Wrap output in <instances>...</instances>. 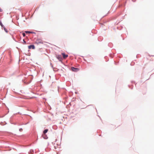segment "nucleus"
Returning <instances> with one entry per match:
<instances>
[{
    "instance_id": "nucleus-1",
    "label": "nucleus",
    "mask_w": 154,
    "mask_h": 154,
    "mask_svg": "<svg viewBox=\"0 0 154 154\" xmlns=\"http://www.w3.org/2000/svg\"><path fill=\"white\" fill-rule=\"evenodd\" d=\"M35 43L37 44H43V41L42 39L41 38H37L35 41Z\"/></svg>"
},
{
    "instance_id": "nucleus-2",
    "label": "nucleus",
    "mask_w": 154,
    "mask_h": 154,
    "mask_svg": "<svg viewBox=\"0 0 154 154\" xmlns=\"http://www.w3.org/2000/svg\"><path fill=\"white\" fill-rule=\"evenodd\" d=\"M48 131V129H45V130L43 132V134H43L42 135V136L43 137V138L45 139H46V137H47L46 136H45V134L47 133V132Z\"/></svg>"
},
{
    "instance_id": "nucleus-3",
    "label": "nucleus",
    "mask_w": 154,
    "mask_h": 154,
    "mask_svg": "<svg viewBox=\"0 0 154 154\" xmlns=\"http://www.w3.org/2000/svg\"><path fill=\"white\" fill-rule=\"evenodd\" d=\"M71 69L72 71L74 72H77L79 70V69L78 68H75L74 67H72Z\"/></svg>"
},
{
    "instance_id": "nucleus-4",
    "label": "nucleus",
    "mask_w": 154,
    "mask_h": 154,
    "mask_svg": "<svg viewBox=\"0 0 154 154\" xmlns=\"http://www.w3.org/2000/svg\"><path fill=\"white\" fill-rule=\"evenodd\" d=\"M28 48L29 49H34L35 48V47L33 45H31L28 46Z\"/></svg>"
},
{
    "instance_id": "nucleus-5",
    "label": "nucleus",
    "mask_w": 154,
    "mask_h": 154,
    "mask_svg": "<svg viewBox=\"0 0 154 154\" xmlns=\"http://www.w3.org/2000/svg\"><path fill=\"white\" fill-rule=\"evenodd\" d=\"M57 57L60 61H61L62 60V58L61 55H57Z\"/></svg>"
},
{
    "instance_id": "nucleus-6",
    "label": "nucleus",
    "mask_w": 154,
    "mask_h": 154,
    "mask_svg": "<svg viewBox=\"0 0 154 154\" xmlns=\"http://www.w3.org/2000/svg\"><path fill=\"white\" fill-rule=\"evenodd\" d=\"M62 54L64 59H65L67 57V55H66L64 53H62Z\"/></svg>"
},
{
    "instance_id": "nucleus-7",
    "label": "nucleus",
    "mask_w": 154,
    "mask_h": 154,
    "mask_svg": "<svg viewBox=\"0 0 154 154\" xmlns=\"http://www.w3.org/2000/svg\"><path fill=\"white\" fill-rule=\"evenodd\" d=\"M25 32L26 33H32L31 32H30V31H25Z\"/></svg>"
},
{
    "instance_id": "nucleus-8",
    "label": "nucleus",
    "mask_w": 154,
    "mask_h": 154,
    "mask_svg": "<svg viewBox=\"0 0 154 154\" xmlns=\"http://www.w3.org/2000/svg\"><path fill=\"white\" fill-rule=\"evenodd\" d=\"M0 25H1V26H2V27H3V25L2 24V23L0 21Z\"/></svg>"
},
{
    "instance_id": "nucleus-9",
    "label": "nucleus",
    "mask_w": 154,
    "mask_h": 154,
    "mask_svg": "<svg viewBox=\"0 0 154 154\" xmlns=\"http://www.w3.org/2000/svg\"><path fill=\"white\" fill-rule=\"evenodd\" d=\"M22 34H23V36L25 37V36L26 35H25V33H23Z\"/></svg>"
},
{
    "instance_id": "nucleus-10",
    "label": "nucleus",
    "mask_w": 154,
    "mask_h": 154,
    "mask_svg": "<svg viewBox=\"0 0 154 154\" xmlns=\"http://www.w3.org/2000/svg\"><path fill=\"white\" fill-rule=\"evenodd\" d=\"M4 29L5 30V31L6 32H8V31H7V29H6L5 28H4Z\"/></svg>"
},
{
    "instance_id": "nucleus-11",
    "label": "nucleus",
    "mask_w": 154,
    "mask_h": 154,
    "mask_svg": "<svg viewBox=\"0 0 154 154\" xmlns=\"http://www.w3.org/2000/svg\"><path fill=\"white\" fill-rule=\"evenodd\" d=\"M23 41L24 43V44H26V42L25 41V40H23Z\"/></svg>"
},
{
    "instance_id": "nucleus-12",
    "label": "nucleus",
    "mask_w": 154,
    "mask_h": 154,
    "mask_svg": "<svg viewBox=\"0 0 154 154\" xmlns=\"http://www.w3.org/2000/svg\"><path fill=\"white\" fill-rule=\"evenodd\" d=\"M2 11V9L0 8V12Z\"/></svg>"
},
{
    "instance_id": "nucleus-13",
    "label": "nucleus",
    "mask_w": 154,
    "mask_h": 154,
    "mask_svg": "<svg viewBox=\"0 0 154 154\" xmlns=\"http://www.w3.org/2000/svg\"><path fill=\"white\" fill-rule=\"evenodd\" d=\"M22 130V129H20V131H21Z\"/></svg>"
},
{
    "instance_id": "nucleus-14",
    "label": "nucleus",
    "mask_w": 154,
    "mask_h": 154,
    "mask_svg": "<svg viewBox=\"0 0 154 154\" xmlns=\"http://www.w3.org/2000/svg\"><path fill=\"white\" fill-rule=\"evenodd\" d=\"M54 149H57L56 147L55 146H54Z\"/></svg>"
}]
</instances>
